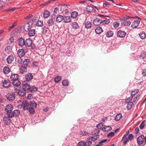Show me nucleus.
Listing matches in <instances>:
<instances>
[{"instance_id":"f257e3e1","label":"nucleus","mask_w":146,"mask_h":146,"mask_svg":"<svg viewBox=\"0 0 146 146\" xmlns=\"http://www.w3.org/2000/svg\"><path fill=\"white\" fill-rule=\"evenodd\" d=\"M13 109V105L11 104H8L5 107V110L6 112L7 115L8 116H9L11 114Z\"/></svg>"},{"instance_id":"f03ea898","label":"nucleus","mask_w":146,"mask_h":146,"mask_svg":"<svg viewBox=\"0 0 146 146\" xmlns=\"http://www.w3.org/2000/svg\"><path fill=\"white\" fill-rule=\"evenodd\" d=\"M144 136L143 135H141L137 138V142L139 146H143V143L144 142Z\"/></svg>"},{"instance_id":"7ed1b4c3","label":"nucleus","mask_w":146,"mask_h":146,"mask_svg":"<svg viewBox=\"0 0 146 146\" xmlns=\"http://www.w3.org/2000/svg\"><path fill=\"white\" fill-rule=\"evenodd\" d=\"M23 86L22 88L24 91H30L31 89V87L29 84H28V82L27 81H24L23 82Z\"/></svg>"},{"instance_id":"20e7f679","label":"nucleus","mask_w":146,"mask_h":146,"mask_svg":"<svg viewBox=\"0 0 146 146\" xmlns=\"http://www.w3.org/2000/svg\"><path fill=\"white\" fill-rule=\"evenodd\" d=\"M20 111L18 110H14L13 112L11 114L9 117L10 118H12L14 117H18L20 115Z\"/></svg>"},{"instance_id":"39448f33","label":"nucleus","mask_w":146,"mask_h":146,"mask_svg":"<svg viewBox=\"0 0 146 146\" xmlns=\"http://www.w3.org/2000/svg\"><path fill=\"white\" fill-rule=\"evenodd\" d=\"M13 84L14 86V88L15 90H19V88L20 87L21 82L18 80H15L13 82Z\"/></svg>"},{"instance_id":"423d86ee","label":"nucleus","mask_w":146,"mask_h":146,"mask_svg":"<svg viewBox=\"0 0 146 146\" xmlns=\"http://www.w3.org/2000/svg\"><path fill=\"white\" fill-rule=\"evenodd\" d=\"M3 86L6 88H8L11 85V83L10 81L8 80H5L2 81Z\"/></svg>"},{"instance_id":"0eeeda50","label":"nucleus","mask_w":146,"mask_h":146,"mask_svg":"<svg viewBox=\"0 0 146 146\" xmlns=\"http://www.w3.org/2000/svg\"><path fill=\"white\" fill-rule=\"evenodd\" d=\"M3 120L4 124L7 125L10 124L11 121V120L9 116L4 117L3 118Z\"/></svg>"},{"instance_id":"6e6552de","label":"nucleus","mask_w":146,"mask_h":146,"mask_svg":"<svg viewBox=\"0 0 146 146\" xmlns=\"http://www.w3.org/2000/svg\"><path fill=\"white\" fill-rule=\"evenodd\" d=\"M7 99L9 101H12L15 99V96L14 93H9L7 95Z\"/></svg>"},{"instance_id":"1a4fd4ad","label":"nucleus","mask_w":146,"mask_h":146,"mask_svg":"<svg viewBox=\"0 0 146 146\" xmlns=\"http://www.w3.org/2000/svg\"><path fill=\"white\" fill-rule=\"evenodd\" d=\"M21 107H23L24 110H27L29 107V104L26 101H24L21 104Z\"/></svg>"},{"instance_id":"9d476101","label":"nucleus","mask_w":146,"mask_h":146,"mask_svg":"<svg viewBox=\"0 0 146 146\" xmlns=\"http://www.w3.org/2000/svg\"><path fill=\"white\" fill-rule=\"evenodd\" d=\"M55 19L54 17H52L51 18L49 19L47 22V25L48 26H50L54 25V22Z\"/></svg>"},{"instance_id":"9b49d317","label":"nucleus","mask_w":146,"mask_h":146,"mask_svg":"<svg viewBox=\"0 0 146 146\" xmlns=\"http://www.w3.org/2000/svg\"><path fill=\"white\" fill-rule=\"evenodd\" d=\"M117 34L118 37H124L125 36L126 33L124 31L120 30L117 32Z\"/></svg>"},{"instance_id":"f8f14e48","label":"nucleus","mask_w":146,"mask_h":146,"mask_svg":"<svg viewBox=\"0 0 146 146\" xmlns=\"http://www.w3.org/2000/svg\"><path fill=\"white\" fill-rule=\"evenodd\" d=\"M139 21H135L133 22L131 25V27L133 29L136 28L139 25Z\"/></svg>"},{"instance_id":"ddd939ff","label":"nucleus","mask_w":146,"mask_h":146,"mask_svg":"<svg viewBox=\"0 0 146 146\" xmlns=\"http://www.w3.org/2000/svg\"><path fill=\"white\" fill-rule=\"evenodd\" d=\"M17 54L19 57L21 58L24 56L25 53L23 49H19L17 52Z\"/></svg>"},{"instance_id":"4468645a","label":"nucleus","mask_w":146,"mask_h":146,"mask_svg":"<svg viewBox=\"0 0 146 146\" xmlns=\"http://www.w3.org/2000/svg\"><path fill=\"white\" fill-rule=\"evenodd\" d=\"M33 78V76L32 74L30 73H27L25 76V78L27 81H29L32 80Z\"/></svg>"},{"instance_id":"2eb2a0df","label":"nucleus","mask_w":146,"mask_h":146,"mask_svg":"<svg viewBox=\"0 0 146 146\" xmlns=\"http://www.w3.org/2000/svg\"><path fill=\"white\" fill-rule=\"evenodd\" d=\"M93 23L96 26H98L101 24V21L98 18H96L93 20Z\"/></svg>"},{"instance_id":"dca6fc26","label":"nucleus","mask_w":146,"mask_h":146,"mask_svg":"<svg viewBox=\"0 0 146 146\" xmlns=\"http://www.w3.org/2000/svg\"><path fill=\"white\" fill-rule=\"evenodd\" d=\"M32 40L30 38H28L26 40L25 42V45L27 46H29L32 44Z\"/></svg>"},{"instance_id":"f3484780","label":"nucleus","mask_w":146,"mask_h":146,"mask_svg":"<svg viewBox=\"0 0 146 146\" xmlns=\"http://www.w3.org/2000/svg\"><path fill=\"white\" fill-rule=\"evenodd\" d=\"M14 59V57L12 55H10L8 56L7 59V63L9 64H11Z\"/></svg>"},{"instance_id":"a211bd4d","label":"nucleus","mask_w":146,"mask_h":146,"mask_svg":"<svg viewBox=\"0 0 146 146\" xmlns=\"http://www.w3.org/2000/svg\"><path fill=\"white\" fill-rule=\"evenodd\" d=\"M64 19L63 16L61 15L58 16L56 19V21L57 23H60Z\"/></svg>"},{"instance_id":"6ab92c4d","label":"nucleus","mask_w":146,"mask_h":146,"mask_svg":"<svg viewBox=\"0 0 146 146\" xmlns=\"http://www.w3.org/2000/svg\"><path fill=\"white\" fill-rule=\"evenodd\" d=\"M20 72L23 74L26 73L27 71V69L26 66H21L19 69Z\"/></svg>"},{"instance_id":"aec40b11","label":"nucleus","mask_w":146,"mask_h":146,"mask_svg":"<svg viewBox=\"0 0 146 146\" xmlns=\"http://www.w3.org/2000/svg\"><path fill=\"white\" fill-rule=\"evenodd\" d=\"M3 70L5 74H7L10 72V69L8 66H5L4 67Z\"/></svg>"},{"instance_id":"412c9836","label":"nucleus","mask_w":146,"mask_h":146,"mask_svg":"<svg viewBox=\"0 0 146 146\" xmlns=\"http://www.w3.org/2000/svg\"><path fill=\"white\" fill-rule=\"evenodd\" d=\"M25 41L23 38L21 37L19 39V43L20 46H23L25 45Z\"/></svg>"},{"instance_id":"4be33fe9","label":"nucleus","mask_w":146,"mask_h":146,"mask_svg":"<svg viewBox=\"0 0 146 146\" xmlns=\"http://www.w3.org/2000/svg\"><path fill=\"white\" fill-rule=\"evenodd\" d=\"M26 91H24L23 90H19L18 94L19 96H25L26 94Z\"/></svg>"},{"instance_id":"5701e85b","label":"nucleus","mask_w":146,"mask_h":146,"mask_svg":"<svg viewBox=\"0 0 146 146\" xmlns=\"http://www.w3.org/2000/svg\"><path fill=\"white\" fill-rule=\"evenodd\" d=\"M19 76L17 74H14L12 75L11 76V79L13 81L18 80Z\"/></svg>"},{"instance_id":"b1692460","label":"nucleus","mask_w":146,"mask_h":146,"mask_svg":"<svg viewBox=\"0 0 146 146\" xmlns=\"http://www.w3.org/2000/svg\"><path fill=\"white\" fill-rule=\"evenodd\" d=\"M35 34V31L33 29H31L29 31L28 33L29 36H34Z\"/></svg>"},{"instance_id":"393cba45","label":"nucleus","mask_w":146,"mask_h":146,"mask_svg":"<svg viewBox=\"0 0 146 146\" xmlns=\"http://www.w3.org/2000/svg\"><path fill=\"white\" fill-rule=\"evenodd\" d=\"M96 33L97 34H100L103 31V30L100 27H98L95 30Z\"/></svg>"},{"instance_id":"a878e982","label":"nucleus","mask_w":146,"mask_h":146,"mask_svg":"<svg viewBox=\"0 0 146 146\" xmlns=\"http://www.w3.org/2000/svg\"><path fill=\"white\" fill-rule=\"evenodd\" d=\"M102 129L104 131H109L111 130V127L110 126H108L104 127Z\"/></svg>"},{"instance_id":"bb28decb","label":"nucleus","mask_w":146,"mask_h":146,"mask_svg":"<svg viewBox=\"0 0 146 146\" xmlns=\"http://www.w3.org/2000/svg\"><path fill=\"white\" fill-rule=\"evenodd\" d=\"M92 24L90 21H87L85 22V27L87 29H89L91 27Z\"/></svg>"},{"instance_id":"cd10ccee","label":"nucleus","mask_w":146,"mask_h":146,"mask_svg":"<svg viewBox=\"0 0 146 146\" xmlns=\"http://www.w3.org/2000/svg\"><path fill=\"white\" fill-rule=\"evenodd\" d=\"M131 22L130 20H128L126 21H124L122 23V25L124 26H129L131 24Z\"/></svg>"},{"instance_id":"c85d7f7f","label":"nucleus","mask_w":146,"mask_h":146,"mask_svg":"<svg viewBox=\"0 0 146 146\" xmlns=\"http://www.w3.org/2000/svg\"><path fill=\"white\" fill-rule=\"evenodd\" d=\"M50 15V13L48 10L45 11L43 13V17L44 18H48Z\"/></svg>"},{"instance_id":"c756f323","label":"nucleus","mask_w":146,"mask_h":146,"mask_svg":"<svg viewBox=\"0 0 146 146\" xmlns=\"http://www.w3.org/2000/svg\"><path fill=\"white\" fill-rule=\"evenodd\" d=\"M139 35L140 38L142 39H143L146 37V34L144 31L141 32L139 34Z\"/></svg>"},{"instance_id":"7c9ffc66","label":"nucleus","mask_w":146,"mask_h":146,"mask_svg":"<svg viewBox=\"0 0 146 146\" xmlns=\"http://www.w3.org/2000/svg\"><path fill=\"white\" fill-rule=\"evenodd\" d=\"M64 22L65 23H67L70 22L71 21V17L69 16H67L64 18Z\"/></svg>"},{"instance_id":"2f4dec72","label":"nucleus","mask_w":146,"mask_h":146,"mask_svg":"<svg viewBox=\"0 0 146 146\" xmlns=\"http://www.w3.org/2000/svg\"><path fill=\"white\" fill-rule=\"evenodd\" d=\"M122 117V116L121 113H119L117 114L115 118V120L118 121Z\"/></svg>"},{"instance_id":"473e14b6","label":"nucleus","mask_w":146,"mask_h":146,"mask_svg":"<svg viewBox=\"0 0 146 146\" xmlns=\"http://www.w3.org/2000/svg\"><path fill=\"white\" fill-rule=\"evenodd\" d=\"M99 138V136L98 135H96V136H92L90 138V139L91 140L93 141H96L98 140Z\"/></svg>"},{"instance_id":"72a5a7b5","label":"nucleus","mask_w":146,"mask_h":146,"mask_svg":"<svg viewBox=\"0 0 146 146\" xmlns=\"http://www.w3.org/2000/svg\"><path fill=\"white\" fill-rule=\"evenodd\" d=\"M43 21L42 20L38 21L36 23V25L37 26L41 27L43 25Z\"/></svg>"},{"instance_id":"f704fd0d","label":"nucleus","mask_w":146,"mask_h":146,"mask_svg":"<svg viewBox=\"0 0 146 146\" xmlns=\"http://www.w3.org/2000/svg\"><path fill=\"white\" fill-rule=\"evenodd\" d=\"M69 83V82L68 80H64L62 81V84L64 86H67Z\"/></svg>"},{"instance_id":"c9c22d12","label":"nucleus","mask_w":146,"mask_h":146,"mask_svg":"<svg viewBox=\"0 0 146 146\" xmlns=\"http://www.w3.org/2000/svg\"><path fill=\"white\" fill-rule=\"evenodd\" d=\"M86 145H87L86 143L83 141L79 142L77 144L78 146H86Z\"/></svg>"},{"instance_id":"e433bc0d","label":"nucleus","mask_w":146,"mask_h":146,"mask_svg":"<svg viewBox=\"0 0 146 146\" xmlns=\"http://www.w3.org/2000/svg\"><path fill=\"white\" fill-rule=\"evenodd\" d=\"M31 28V27H30L28 24H26L24 26V29L25 31L26 32L28 31Z\"/></svg>"},{"instance_id":"4c0bfd02","label":"nucleus","mask_w":146,"mask_h":146,"mask_svg":"<svg viewBox=\"0 0 146 146\" xmlns=\"http://www.w3.org/2000/svg\"><path fill=\"white\" fill-rule=\"evenodd\" d=\"M78 15V13L76 11L73 12L71 13V17L73 19L76 18Z\"/></svg>"},{"instance_id":"58836bf2","label":"nucleus","mask_w":146,"mask_h":146,"mask_svg":"<svg viewBox=\"0 0 146 146\" xmlns=\"http://www.w3.org/2000/svg\"><path fill=\"white\" fill-rule=\"evenodd\" d=\"M29 105L31 107L33 108H36L37 106L36 104L34 101L31 102L29 104Z\"/></svg>"},{"instance_id":"ea45409f","label":"nucleus","mask_w":146,"mask_h":146,"mask_svg":"<svg viewBox=\"0 0 146 146\" xmlns=\"http://www.w3.org/2000/svg\"><path fill=\"white\" fill-rule=\"evenodd\" d=\"M139 91L138 89H135L133 90H132L131 93V96H133L136 94L137 93H138Z\"/></svg>"},{"instance_id":"a19ab883","label":"nucleus","mask_w":146,"mask_h":146,"mask_svg":"<svg viewBox=\"0 0 146 146\" xmlns=\"http://www.w3.org/2000/svg\"><path fill=\"white\" fill-rule=\"evenodd\" d=\"M23 63L24 65L27 66L30 63V60L29 59H25Z\"/></svg>"},{"instance_id":"79ce46f5","label":"nucleus","mask_w":146,"mask_h":146,"mask_svg":"<svg viewBox=\"0 0 146 146\" xmlns=\"http://www.w3.org/2000/svg\"><path fill=\"white\" fill-rule=\"evenodd\" d=\"M33 19H31V20H29L26 24H28L30 27H31L33 24Z\"/></svg>"},{"instance_id":"37998d69","label":"nucleus","mask_w":146,"mask_h":146,"mask_svg":"<svg viewBox=\"0 0 146 146\" xmlns=\"http://www.w3.org/2000/svg\"><path fill=\"white\" fill-rule=\"evenodd\" d=\"M113 34V33L112 31H108L106 33V36L107 37H110L112 36Z\"/></svg>"},{"instance_id":"c03bdc74","label":"nucleus","mask_w":146,"mask_h":146,"mask_svg":"<svg viewBox=\"0 0 146 146\" xmlns=\"http://www.w3.org/2000/svg\"><path fill=\"white\" fill-rule=\"evenodd\" d=\"M61 80V77L60 76H58L55 78L54 81L56 83H58Z\"/></svg>"},{"instance_id":"a18cd8bd","label":"nucleus","mask_w":146,"mask_h":146,"mask_svg":"<svg viewBox=\"0 0 146 146\" xmlns=\"http://www.w3.org/2000/svg\"><path fill=\"white\" fill-rule=\"evenodd\" d=\"M33 108L32 107H29L27 109L29 112H30V113L32 114L34 113L35 111Z\"/></svg>"},{"instance_id":"49530a36","label":"nucleus","mask_w":146,"mask_h":146,"mask_svg":"<svg viewBox=\"0 0 146 146\" xmlns=\"http://www.w3.org/2000/svg\"><path fill=\"white\" fill-rule=\"evenodd\" d=\"M128 103V104L127 107V108L128 110L131 109L132 108V106L133 104V103L132 102H129Z\"/></svg>"},{"instance_id":"de8ad7c7","label":"nucleus","mask_w":146,"mask_h":146,"mask_svg":"<svg viewBox=\"0 0 146 146\" xmlns=\"http://www.w3.org/2000/svg\"><path fill=\"white\" fill-rule=\"evenodd\" d=\"M93 8L90 6H88L86 7V11L88 12H90L93 10Z\"/></svg>"},{"instance_id":"09e8293b","label":"nucleus","mask_w":146,"mask_h":146,"mask_svg":"<svg viewBox=\"0 0 146 146\" xmlns=\"http://www.w3.org/2000/svg\"><path fill=\"white\" fill-rule=\"evenodd\" d=\"M131 17H129L127 16L126 17H122L120 19L121 21H126L129 19V18H131Z\"/></svg>"},{"instance_id":"8fccbe9b","label":"nucleus","mask_w":146,"mask_h":146,"mask_svg":"<svg viewBox=\"0 0 146 146\" xmlns=\"http://www.w3.org/2000/svg\"><path fill=\"white\" fill-rule=\"evenodd\" d=\"M72 26L73 28L75 29H77L78 27V23L75 22L73 23Z\"/></svg>"},{"instance_id":"3c124183","label":"nucleus","mask_w":146,"mask_h":146,"mask_svg":"<svg viewBox=\"0 0 146 146\" xmlns=\"http://www.w3.org/2000/svg\"><path fill=\"white\" fill-rule=\"evenodd\" d=\"M90 137H88L86 140V141L88 144V146H91L92 145V141H90Z\"/></svg>"},{"instance_id":"603ef678","label":"nucleus","mask_w":146,"mask_h":146,"mask_svg":"<svg viewBox=\"0 0 146 146\" xmlns=\"http://www.w3.org/2000/svg\"><path fill=\"white\" fill-rule=\"evenodd\" d=\"M37 90V88L35 87H33L32 88H31L30 91L31 92H33L36 91Z\"/></svg>"},{"instance_id":"864d4df0","label":"nucleus","mask_w":146,"mask_h":146,"mask_svg":"<svg viewBox=\"0 0 146 146\" xmlns=\"http://www.w3.org/2000/svg\"><path fill=\"white\" fill-rule=\"evenodd\" d=\"M22 60L21 58L19 57L17 60L16 63L19 65H20L22 64Z\"/></svg>"},{"instance_id":"5fc2aeb1","label":"nucleus","mask_w":146,"mask_h":146,"mask_svg":"<svg viewBox=\"0 0 146 146\" xmlns=\"http://www.w3.org/2000/svg\"><path fill=\"white\" fill-rule=\"evenodd\" d=\"M27 19H29V20H31V19H33V21L35 20V17H33V16L31 15H29L27 17Z\"/></svg>"},{"instance_id":"6e6d98bb","label":"nucleus","mask_w":146,"mask_h":146,"mask_svg":"<svg viewBox=\"0 0 146 146\" xmlns=\"http://www.w3.org/2000/svg\"><path fill=\"white\" fill-rule=\"evenodd\" d=\"M101 23L103 24H108L110 23V21L109 20H103L101 21Z\"/></svg>"},{"instance_id":"4d7b16f0","label":"nucleus","mask_w":146,"mask_h":146,"mask_svg":"<svg viewBox=\"0 0 146 146\" xmlns=\"http://www.w3.org/2000/svg\"><path fill=\"white\" fill-rule=\"evenodd\" d=\"M11 50V46H7L5 49V51L7 52L10 51Z\"/></svg>"},{"instance_id":"13d9d810","label":"nucleus","mask_w":146,"mask_h":146,"mask_svg":"<svg viewBox=\"0 0 146 146\" xmlns=\"http://www.w3.org/2000/svg\"><path fill=\"white\" fill-rule=\"evenodd\" d=\"M145 122V121H143L140 125V128L141 129L143 128L145 125V124H144Z\"/></svg>"},{"instance_id":"bf43d9fd","label":"nucleus","mask_w":146,"mask_h":146,"mask_svg":"<svg viewBox=\"0 0 146 146\" xmlns=\"http://www.w3.org/2000/svg\"><path fill=\"white\" fill-rule=\"evenodd\" d=\"M146 57V52H144L141 54L140 57L143 59Z\"/></svg>"},{"instance_id":"052dcab7","label":"nucleus","mask_w":146,"mask_h":146,"mask_svg":"<svg viewBox=\"0 0 146 146\" xmlns=\"http://www.w3.org/2000/svg\"><path fill=\"white\" fill-rule=\"evenodd\" d=\"M119 23L117 22H115L113 23V25L114 27L115 28H117L119 25Z\"/></svg>"},{"instance_id":"680f3d73","label":"nucleus","mask_w":146,"mask_h":146,"mask_svg":"<svg viewBox=\"0 0 146 146\" xmlns=\"http://www.w3.org/2000/svg\"><path fill=\"white\" fill-rule=\"evenodd\" d=\"M115 135L114 132H111L109 133L107 135V137H110L113 136Z\"/></svg>"},{"instance_id":"e2e57ef3","label":"nucleus","mask_w":146,"mask_h":146,"mask_svg":"<svg viewBox=\"0 0 146 146\" xmlns=\"http://www.w3.org/2000/svg\"><path fill=\"white\" fill-rule=\"evenodd\" d=\"M107 141V140L106 139L103 140H102L101 141H100L99 143V144L101 146L103 145V143L106 142Z\"/></svg>"},{"instance_id":"0e129e2a","label":"nucleus","mask_w":146,"mask_h":146,"mask_svg":"<svg viewBox=\"0 0 146 146\" xmlns=\"http://www.w3.org/2000/svg\"><path fill=\"white\" fill-rule=\"evenodd\" d=\"M103 126V124L102 123H100L97 124L96 127L99 129H101Z\"/></svg>"},{"instance_id":"69168bd1","label":"nucleus","mask_w":146,"mask_h":146,"mask_svg":"<svg viewBox=\"0 0 146 146\" xmlns=\"http://www.w3.org/2000/svg\"><path fill=\"white\" fill-rule=\"evenodd\" d=\"M103 6L104 7H109L110 6V4L108 2H106L104 3L103 4Z\"/></svg>"},{"instance_id":"338daca9","label":"nucleus","mask_w":146,"mask_h":146,"mask_svg":"<svg viewBox=\"0 0 146 146\" xmlns=\"http://www.w3.org/2000/svg\"><path fill=\"white\" fill-rule=\"evenodd\" d=\"M132 98H133V96H131V97H129L128 98H127L126 100V102H127V103L130 102L132 100Z\"/></svg>"},{"instance_id":"774afa93","label":"nucleus","mask_w":146,"mask_h":146,"mask_svg":"<svg viewBox=\"0 0 146 146\" xmlns=\"http://www.w3.org/2000/svg\"><path fill=\"white\" fill-rule=\"evenodd\" d=\"M123 139H124V140L123 142V143L125 145H126L127 143L129 141V139H128V138L126 137H125V138Z\"/></svg>"}]
</instances>
